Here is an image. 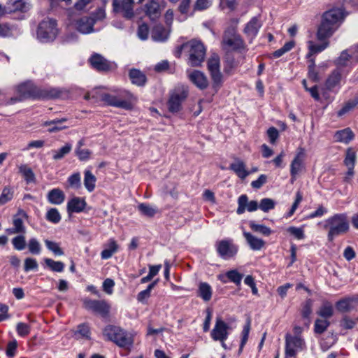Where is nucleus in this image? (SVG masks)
<instances>
[{
	"label": "nucleus",
	"mask_w": 358,
	"mask_h": 358,
	"mask_svg": "<svg viewBox=\"0 0 358 358\" xmlns=\"http://www.w3.org/2000/svg\"><path fill=\"white\" fill-rule=\"evenodd\" d=\"M353 59V54L352 52H350V50L343 51L340 57L338 59V64L341 66H345L347 64V62L349 60V59Z\"/></svg>",
	"instance_id": "680f3d73"
},
{
	"label": "nucleus",
	"mask_w": 358,
	"mask_h": 358,
	"mask_svg": "<svg viewBox=\"0 0 358 358\" xmlns=\"http://www.w3.org/2000/svg\"><path fill=\"white\" fill-rule=\"evenodd\" d=\"M243 236L250 248L253 250H260L265 244L262 239L253 236L249 232H243Z\"/></svg>",
	"instance_id": "c756f323"
},
{
	"label": "nucleus",
	"mask_w": 358,
	"mask_h": 358,
	"mask_svg": "<svg viewBox=\"0 0 358 358\" xmlns=\"http://www.w3.org/2000/svg\"><path fill=\"white\" fill-rule=\"evenodd\" d=\"M139 212L145 216L153 217L157 212V209L147 203H141L138 206Z\"/></svg>",
	"instance_id": "c03bdc74"
},
{
	"label": "nucleus",
	"mask_w": 358,
	"mask_h": 358,
	"mask_svg": "<svg viewBox=\"0 0 358 358\" xmlns=\"http://www.w3.org/2000/svg\"><path fill=\"white\" fill-rule=\"evenodd\" d=\"M261 27L262 23L259 20L257 17H254L246 24L244 32L248 37L252 39L257 36Z\"/></svg>",
	"instance_id": "a878e982"
},
{
	"label": "nucleus",
	"mask_w": 358,
	"mask_h": 358,
	"mask_svg": "<svg viewBox=\"0 0 358 358\" xmlns=\"http://www.w3.org/2000/svg\"><path fill=\"white\" fill-rule=\"evenodd\" d=\"M332 315H320V317L315 322L314 331L315 334H321L324 333L329 326L328 318Z\"/></svg>",
	"instance_id": "2f4dec72"
},
{
	"label": "nucleus",
	"mask_w": 358,
	"mask_h": 358,
	"mask_svg": "<svg viewBox=\"0 0 358 358\" xmlns=\"http://www.w3.org/2000/svg\"><path fill=\"white\" fill-rule=\"evenodd\" d=\"M341 80V74L338 71H334L327 78L325 85L327 90H331L339 85Z\"/></svg>",
	"instance_id": "f704fd0d"
},
{
	"label": "nucleus",
	"mask_w": 358,
	"mask_h": 358,
	"mask_svg": "<svg viewBox=\"0 0 358 358\" xmlns=\"http://www.w3.org/2000/svg\"><path fill=\"white\" fill-rule=\"evenodd\" d=\"M27 217V213L22 209H19L17 213L13 216V227L6 229L8 234H24L26 228L24 225L22 219Z\"/></svg>",
	"instance_id": "dca6fc26"
},
{
	"label": "nucleus",
	"mask_w": 358,
	"mask_h": 358,
	"mask_svg": "<svg viewBox=\"0 0 358 358\" xmlns=\"http://www.w3.org/2000/svg\"><path fill=\"white\" fill-rule=\"evenodd\" d=\"M94 20L92 17H83L76 23V29L82 34H87L92 32Z\"/></svg>",
	"instance_id": "5701e85b"
},
{
	"label": "nucleus",
	"mask_w": 358,
	"mask_h": 358,
	"mask_svg": "<svg viewBox=\"0 0 358 358\" xmlns=\"http://www.w3.org/2000/svg\"><path fill=\"white\" fill-rule=\"evenodd\" d=\"M229 169L234 171L236 176L243 180L250 174V172L246 169L245 164L240 159H235L229 166Z\"/></svg>",
	"instance_id": "4be33fe9"
},
{
	"label": "nucleus",
	"mask_w": 358,
	"mask_h": 358,
	"mask_svg": "<svg viewBox=\"0 0 358 358\" xmlns=\"http://www.w3.org/2000/svg\"><path fill=\"white\" fill-rule=\"evenodd\" d=\"M305 345L304 340L300 336H285V356L287 358L294 357L298 350H302Z\"/></svg>",
	"instance_id": "9b49d317"
},
{
	"label": "nucleus",
	"mask_w": 358,
	"mask_h": 358,
	"mask_svg": "<svg viewBox=\"0 0 358 358\" xmlns=\"http://www.w3.org/2000/svg\"><path fill=\"white\" fill-rule=\"evenodd\" d=\"M58 33L57 22L53 19L43 20L38 27L37 37L40 41L47 43L53 41Z\"/></svg>",
	"instance_id": "0eeeda50"
},
{
	"label": "nucleus",
	"mask_w": 358,
	"mask_h": 358,
	"mask_svg": "<svg viewBox=\"0 0 358 358\" xmlns=\"http://www.w3.org/2000/svg\"><path fill=\"white\" fill-rule=\"evenodd\" d=\"M305 157L306 152L304 148H299L296 150V154L290 164L292 182H294L296 180V175H298L304 169Z\"/></svg>",
	"instance_id": "ddd939ff"
},
{
	"label": "nucleus",
	"mask_w": 358,
	"mask_h": 358,
	"mask_svg": "<svg viewBox=\"0 0 358 358\" xmlns=\"http://www.w3.org/2000/svg\"><path fill=\"white\" fill-rule=\"evenodd\" d=\"M215 248L218 255L224 260L234 257L238 250V245L234 244L231 238H225L217 241Z\"/></svg>",
	"instance_id": "1a4fd4ad"
},
{
	"label": "nucleus",
	"mask_w": 358,
	"mask_h": 358,
	"mask_svg": "<svg viewBox=\"0 0 358 358\" xmlns=\"http://www.w3.org/2000/svg\"><path fill=\"white\" fill-rule=\"evenodd\" d=\"M27 247L29 252L33 255H39L41 252V245L35 238H31L29 240Z\"/></svg>",
	"instance_id": "09e8293b"
},
{
	"label": "nucleus",
	"mask_w": 358,
	"mask_h": 358,
	"mask_svg": "<svg viewBox=\"0 0 358 358\" xmlns=\"http://www.w3.org/2000/svg\"><path fill=\"white\" fill-rule=\"evenodd\" d=\"M355 138V134L350 128L336 131L334 135L336 142L348 144Z\"/></svg>",
	"instance_id": "393cba45"
},
{
	"label": "nucleus",
	"mask_w": 358,
	"mask_h": 358,
	"mask_svg": "<svg viewBox=\"0 0 358 358\" xmlns=\"http://www.w3.org/2000/svg\"><path fill=\"white\" fill-rule=\"evenodd\" d=\"M249 226L251 228L252 230H253L255 232H258L264 236H269L272 233V230L264 225V224H256L254 221H250L249 222Z\"/></svg>",
	"instance_id": "37998d69"
},
{
	"label": "nucleus",
	"mask_w": 358,
	"mask_h": 358,
	"mask_svg": "<svg viewBox=\"0 0 358 358\" xmlns=\"http://www.w3.org/2000/svg\"><path fill=\"white\" fill-rule=\"evenodd\" d=\"M17 334L21 337H25L30 333V327L26 323L18 322L16 325Z\"/></svg>",
	"instance_id": "13d9d810"
},
{
	"label": "nucleus",
	"mask_w": 358,
	"mask_h": 358,
	"mask_svg": "<svg viewBox=\"0 0 358 358\" xmlns=\"http://www.w3.org/2000/svg\"><path fill=\"white\" fill-rule=\"evenodd\" d=\"M19 171L23 176L27 183L35 182V175L30 167L26 164H22L19 166Z\"/></svg>",
	"instance_id": "4c0bfd02"
},
{
	"label": "nucleus",
	"mask_w": 358,
	"mask_h": 358,
	"mask_svg": "<svg viewBox=\"0 0 358 358\" xmlns=\"http://www.w3.org/2000/svg\"><path fill=\"white\" fill-rule=\"evenodd\" d=\"M38 265L37 261L35 259L28 257L24 259V271L28 272L31 270H36L38 268Z\"/></svg>",
	"instance_id": "052dcab7"
},
{
	"label": "nucleus",
	"mask_w": 358,
	"mask_h": 358,
	"mask_svg": "<svg viewBox=\"0 0 358 358\" xmlns=\"http://www.w3.org/2000/svg\"><path fill=\"white\" fill-rule=\"evenodd\" d=\"M275 201L269 198H264L261 200L259 208L264 212H268L275 208Z\"/></svg>",
	"instance_id": "5fc2aeb1"
},
{
	"label": "nucleus",
	"mask_w": 358,
	"mask_h": 358,
	"mask_svg": "<svg viewBox=\"0 0 358 358\" xmlns=\"http://www.w3.org/2000/svg\"><path fill=\"white\" fill-rule=\"evenodd\" d=\"M353 300L350 299H343L336 303V309L339 312H349L352 310Z\"/></svg>",
	"instance_id": "79ce46f5"
},
{
	"label": "nucleus",
	"mask_w": 358,
	"mask_h": 358,
	"mask_svg": "<svg viewBox=\"0 0 358 358\" xmlns=\"http://www.w3.org/2000/svg\"><path fill=\"white\" fill-rule=\"evenodd\" d=\"M220 67V57L217 54L212 55L208 60V69L215 88H219L223 83V76Z\"/></svg>",
	"instance_id": "9d476101"
},
{
	"label": "nucleus",
	"mask_w": 358,
	"mask_h": 358,
	"mask_svg": "<svg viewBox=\"0 0 358 358\" xmlns=\"http://www.w3.org/2000/svg\"><path fill=\"white\" fill-rule=\"evenodd\" d=\"M103 336L120 348L131 350L134 345V337L127 331L115 325H108L103 331Z\"/></svg>",
	"instance_id": "20e7f679"
},
{
	"label": "nucleus",
	"mask_w": 358,
	"mask_h": 358,
	"mask_svg": "<svg viewBox=\"0 0 358 358\" xmlns=\"http://www.w3.org/2000/svg\"><path fill=\"white\" fill-rule=\"evenodd\" d=\"M187 76L190 81L201 90L206 89L208 85L206 76L200 71L194 70L188 71Z\"/></svg>",
	"instance_id": "6ab92c4d"
},
{
	"label": "nucleus",
	"mask_w": 358,
	"mask_h": 358,
	"mask_svg": "<svg viewBox=\"0 0 358 358\" xmlns=\"http://www.w3.org/2000/svg\"><path fill=\"white\" fill-rule=\"evenodd\" d=\"M169 37V33L166 30L161 27L156 26L154 27L152 31V38L155 41H164Z\"/></svg>",
	"instance_id": "c9c22d12"
},
{
	"label": "nucleus",
	"mask_w": 358,
	"mask_h": 358,
	"mask_svg": "<svg viewBox=\"0 0 358 358\" xmlns=\"http://www.w3.org/2000/svg\"><path fill=\"white\" fill-rule=\"evenodd\" d=\"M226 276L230 281L236 285H240L243 278V275L238 273L236 270H231L226 273Z\"/></svg>",
	"instance_id": "4d7b16f0"
},
{
	"label": "nucleus",
	"mask_w": 358,
	"mask_h": 358,
	"mask_svg": "<svg viewBox=\"0 0 358 358\" xmlns=\"http://www.w3.org/2000/svg\"><path fill=\"white\" fill-rule=\"evenodd\" d=\"M310 64L308 66V77L310 79H311L314 82H317L319 80V76L317 73V71L315 69V60L313 59H311L310 60Z\"/></svg>",
	"instance_id": "e2e57ef3"
},
{
	"label": "nucleus",
	"mask_w": 358,
	"mask_h": 358,
	"mask_svg": "<svg viewBox=\"0 0 358 358\" xmlns=\"http://www.w3.org/2000/svg\"><path fill=\"white\" fill-rule=\"evenodd\" d=\"M229 326L220 317L217 318L215 324L210 333L211 338L215 341L223 343L229 334Z\"/></svg>",
	"instance_id": "4468645a"
},
{
	"label": "nucleus",
	"mask_w": 358,
	"mask_h": 358,
	"mask_svg": "<svg viewBox=\"0 0 358 358\" xmlns=\"http://www.w3.org/2000/svg\"><path fill=\"white\" fill-rule=\"evenodd\" d=\"M308 50L309 52L307 55V57H310L313 55L317 54L323 51L328 46V42L324 41L322 44L316 45L313 41H308Z\"/></svg>",
	"instance_id": "ea45409f"
},
{
	"label": "nucleus",
	"mask_w": 358,
	"mask_h": 358,
	"mask_svg": "<svg viewBox=\"0 0 358 358\" xmlns=\"http://www.w3.org/2000/svg\"><path fill=\"white\" fill-rule=\"evenodd\" d=\"M64 199L65 194L64 192L59 188H55L48 192V200L52 204H62L64 201Z\"/></svg>",
	"instance_id": "7c9ffc66"
},
{
	"label": "nucleus",
	"mask_w": 358,
	"mask_h": 358,
	"mask_svg": "<svg viewBox=\"0 0 358 358\" xmlns=\"http://www.w3.org/2000/svg\"><path fill=\"white\" fill-rule=\"evenodd\" d=\"M222 46L227 50H237L243 47V41L234 28L229 29L224 32Z\"/></svg>",
	"instance_id": "f8f14e48"
},
{
	"label": "nucleus",
	"mask_w": 358,
	"mask_h": 358,
	"mask_svg": "<svg viewBox=\"0 0 358 358\" xmlns=\"http://www.w3.org/2000/svg\"><path fill=\"white\" fill-rule=\"evenodd\" d=\"M250 325H251L250 320L248 319L245 324L243 327L242 332H241V341L240 347H239V350H238L239 354L241 353L245 345L246 344V343L248 341L249 333L250 331Z\"/></svg>",
	"instance_id": "a19ab883"
},
{
	"label": "nucleus",
	"mask_w": 358,
	"mask_h": 358,
	"mask_svg": "<svg viewBox=\"0 0 358 358\" xmlns=\"http://www.w3.org/2000/svg\"><path fill=\"white\" fill-rule=\"evenodd\" d=\"M287 231L298 240H302L305 238L304 231L302 228L289 227L287 228Z\"/></svg>",
	"instance_id": "bf43d9fd"
},
{
	"label": "nucleus",
	"mask_w": 358,
	"mask_h": 358,
	"mask_svg": "<svg viewBox=\"0 0 358 358\" xmlns=\"http://www.w3.org/2000/svg\"><path fill=\"white\" fill-rule=\"evenodd\" d=\"M188 96V87L185 85H178L171 92L168 101L169 111L177 113L181 108V103Z\"/></svg>",
	"instance_id": "6e6552de"
},
{
	"label": "nucleus",
	"mask_w": 358,
	"mask_h": 358,
	"mask_svg": "<svg viewBox=\"0 0 358 358\" xmlns=\"http://www.w3.org/2000/svg\"><path fill=\"white\" fill-rule=\"evenodd\" d=\"M135 97L128 91H121L117 96L105 93L102 101L109 106L129 110L132 108Z\"/></svg>",
	"instance_id": "423d86ee"
},
{
	"label": "nucleus",
	"mask_w": 358,
	"mask_h": 358,
	"mask_svg": "<svg viewBox=\"0 0 358 358\" xmlns=\"http://www.w3.org/2000/svg\"><path fill=\"white\" fill-rule=\"evenodd\" d=\"M45 244L47 248L52 252L55 255L62 256L64 255V252L60 248L59 243L49 240H45Z\"/></svg>",
	"instance_id": "3c124183"
},
{
	"label": "nucleus",
	"mask_w": 358,
	"mask_h": 358,
	"mask_svg": "<svg viewBox=\"0 0 358 358\" xmlns=\"http://www.w3.org/2000/svg\"><path fill=\"white\" fill-rule=\"evenodd\" d=\"M356 162V152L352 148H348L346 151L344 164L347 168H354Z\"/></svg>",
	"instance_id": "a18cd8bd"
},
{
	"label": "nucleus",
	"mask_w": 358,
	"mask_h": 358,
	"mask_svg": "<svg viewBox=\"0 0 358 358\" xmlns=\"http://www.w3.org/2000/svg\"><path fill=\"white\" fill-rule=\"evenodd\" d=\"M61 218V215L57 208H51L46 213V219L52 223L59 222Z\"/></svg>",
	"instance_id": "864d4df0"
},
{
	"label": "nucleus",
	"mask_w": 358,
	"mask_h": 358,
	"mask_svg": "<svg viewBox=\"0 0 358 358\" xmlns=\"http://www.w3.org/2000/svg\"><path fill=\"white\" fill-rule=\"evenodd\" d=\"M68 182L71 187L79 189L81 187V177L79 173H75L68 178Z\"/></svg>",
	"instance_id": "603ef678"
},
{
	"label": "nucleus",
	"mask_w": 358,
	"mask_h": 358,
	"mask_svg": "<svg viewBox=\"0 0 358 358\" xmlns=\"http://www.w3.org/2000/svg\"><path fill=\"white\" fill-rule=\"evenodd\" d=\"M134 0H114L113 10L127 19H131L134 17Z\"/></svg>",
	"instance_id": "2eb2a0df"
},
{
	"label": "nucleus",
	"mask_w": 358,
	"mask_h": 358,
	"mask_svg": "<svg viewBox=\"0 0 358 358\" xmlns=\"http://www.w3.org/2000/svg\"><path fill=\"white\" fill-rule=\"evenodd\" d=\"M17 348V343L15 339H14L12 341H10L7 345L6 351V355L8 357H13L15 355Z\"/></svg>",
	"instance_id": "774afa93"
},
{
	"label": "nucleus",
	"mask_w": 358,
	"mask_h": 358,
	"mask_svg": "<svg viewBox=\"0 0 358 358\" xmlns=\"http://www.w3.org/2000/svg\"><path fill=\"white\" fill-rule=\"evenodd\" d=\"M83 305L87 310L98 313H108L110 311V305L104 300L85 299Z\"/></svg>",
	"instance_id": "f3484780"
},
{
	"label": "nucleus",
	"mask_w": 358,
	"mask_h": 358,
	"mask_svg": "<svg viewBox=\"0 0 358 358\" xmlns=\"http://www.w3.org/2000/svg\"><path fill=\"white\" fill-rule=\"evenodd\" d=\"M44 262L52 271L62 272L64 268V264L62 262H56L49 258H45Z\"/></svg>",
	"instance_id": "49530a36"
},
{
	"label": "nucleus",
	"mask_w": 358,
	"mask_h": 358,
	"mask_svg": "<svg viewBox=\"0 0 358 358\" xmlns=\"http://www.w3.org/2000/svg\"><path fill=\"white\" fill-rule=\"evenodd\" d=\"M189 54V64L192 66H198L203 62L206 55V48L203 44L198 40L193 39L181 46Z\"/></svg>",
	"instance_id": "39448f33"
},
{
	"label": "nucleus",
	"mask_w": 358,
	"mask_h": 358,
	"mask_svg": "<svg viewBox=\"0 0 358 358\" xmlns=\"http://www.w3.org/2000/svg\"><path fill=\"white\" fill-rule=\"evenodd\" d=\"M129 78L133 84L138 86L143 85L146 81L145 76L137 69H131L129 71Z\"/></svg>",
	"instance_id": "473e14b6"
},
{
	"label": "nucleus",
	"mask_w": 358,
	"mask_h": 358,
	"mask_svg": "<svg viewBox=\"0 0 358 358\" xmlns=\"http://www.w3.org/2000/svg\"><path fill=\"white\" fill-rule=\"evenodd\" d=\"M343 18L344 13L340 8L331 9L325 12L317 32V39L325 41L330 37L340 26Z\"/></svg>",
	"instance_id": "f03ea898"
},
{
	"label": "nucleus",
	"mask_w": 358,
	"mask_h": 358,
	"mask_svg": "<svg viewBox=\"0 0 358 358\" xmlns=\"http://www.w3.org/2000/svg\"><path fill=\"white\" fill-rule=\"evenodd\" d=\"M96 178L95 176L89 170H85L84 173V185L88 192L94 191L96 186Z\"/></svg>",
	"instance_id": "72a5a7b5"
},
{
	"label": "nucleus",
	"mask_w": 358,
	"mask_h": 358,
	"mask_svg": "<svg viewBox=\"0 0 358 358\" xmlns=\"http://www.w3.org/2000/svg\"><path fill=\"white\" fill-rule=\"evenodd\" d=\"M199 295L204 301H208L212 296V288L206 282H201L199 286Z\"/></svg>",
	"instance_id": "58836bf2"
},
{
	"label": "nucleus",
	"mask_w": 358,
	"mask_h": 358,
	"mask_svg": "<svg viewBox=\"0 0 358 358\" xmlns=\"http://www.w3.org/2000/svg\"><path fill=\"white\" fill-rule=\"evenodd\" d=\"M323 227L328 231V240L333 241L336 236L349 231L350 223L348 216L345 213L335 214L325 220Z\"/></svg>",
	"instance_id": "7ed1b4c3"
},
{
	"label": "nucleus",
	"mask_w": 358,
	"mask_h": 358,
	"mask_svg": "<svg viewBox=\"0 0 358 358\" xmlns=\"http://www.w3.org/2000/svg\"><path fill=\"white\" fill-rule=\"evenodd\" d=\"M72 150V145L71 143H66L65 145L62 147L59 150H52V159L55 161L63 159L66 155H68Z\"/></svg>",
	"instance_id": "e433bc0d"
},
{
	"label": "nucleus",
	"mask_w": 358,
	"mask_h": 358,
	"mask_svg": "<svg viewBox=\"0 0 358 358\" xmlns=\"http://www.w3.org/2000/svg\"><path fill=\"white\" fill-rule=\"evenodd\" d=\"M86 206V202L84 199L74 197L67 203V210L69 213L82 212Z\"/></svg>",
	"instance_id": "cd10ccee"
},
{
	"label": "nucleus",
	"mask_w": 358,
	"mask_h": 358,
	"mask_svg": "<svg viewBox=\"0 0 358 358\" xmlns=\"http://www.w3.org/2000/svg\"><path fill=\"white\" fill-rule=\"evenodd\" d=\"M18 97L10 98L6 103H13L24 99L31 98L34 99H53L60 96V92L57 89H42L35 86L31 81H27L19 85L17 87Z\"/></svg>",
	"instance_id": "f257e3e1"
},
{
	"label": "nucleus",
	"mask_w": 358,
	"mask_h": 358,
	"mask_svg": "<svg viewBox=\"0 0 358 358\" xmlns=\"http://www.w3.org/2000/svg\"><path fill=\"white\" fill-rule=\"evenodd\" d=\"M5 8L6 13L26 11L29 8V4L25 0H8Z\"/></svg>",
	"instance_id": "b1692460"
},
{
	"label": "nucleus",
	"mask_w": 358,
	"mask_h": 358,
	"mask_svg": "<svg viewBox=\"0 0 358 358\" xmlns=\"http://www.w3.org/2000/svg\"><path fill=\"white\" fill-rule=\"evenodd\" d=\"M13 197V191L11 188L6 187L0 195V206H3L10 201Z\"/></svg>",
	"instance_id": "8fccbe9b"
},
{
	"label": "nucleus",
	"mask_w": 358,
	"mask_h": 358,
	"mask_svg": "<svg viewBox=\"0 0 358 358\" xmlns=\"http://www.w3.org/2000/svg\"><path fill=\"white\" fill-rule=\"evenodd\" d=\"M90 62L93 68L100 71H107L110 69V62L97 53L92 55Z\"/></svg>",
	"instance_id": "412c9836"
},
{
	"label": "nucleus",
	"mask_w": 358,
	"mask_h": 358,
	"mask_svg": "<svg viewBox=\"0 0 358 358\" xmlns=\"http://www.w3.org/2000/svg\"><path fill=\"white\" fill-rule=\"evenodd\" d=\"M357 104L355 101L347 102L343 107L338 112V116L341 117L352 110Z\"/></svg>",
	"instance_id": "0e129e2a"
},
{
	"label": "nucleus",
	"mask_w": 358,
	"mask_h": 358,
	"mask_svg": "<svg viewBox=\"0 0 358 358\" xmlns=\"http://www.w3.org/2000/svg\"><path fill=\"white\" fill-rule=\"evenodd\" d=\"M11 243L16 250H23L26 248V238L24 235L15 236Z\"/></svg>",
	"instance_id": "de8ad7c7"
},
{
	"label": "nucleus",
	"mask_w": 358,
	"mask_h": 358,
	"mask_svg": "<svg viewBox=\"0 0 358 358\" xmlns=\"http://www.w3.org/2000/svg\"><path fill=\"white\" fill-rule=\"evenodd\" d=\"M77 333L79 334L82 337L87 339L90 338V327L86 324H80L78 326Z\"/></svg>",
	"instance_id": "69168bd1"
},
{
	"label": "nucleus",
	"mask_w": 358,
	"mask_h": 358,
	"mask_svg": "<svg viewBox=\"0 0 358 358\" xmlns=\"http://www.w3.org/2000/svg\"><path fill=\"white\" fill-rule=\"evenodd\" d=\"M164 7V3L159 4L155 0H149L145 6V12L151 20H156L161 16L162 10Z\"/></svg>",
	"instance_id": "a211bd4d"
},
{
	"label": "nucleus",
	"mask_w": 358,
	"mask_h": 358,
	"mask_svg": "<svg viewBox=\"0 0 358 358\" xmlns=\"http://www.w3.org/2000/svg\"><path fill=\"white\" fill-rule=\"evenodd\" d=\"M115 286V282L110 278H106L103 282V290L107 294H112L113 292V287Z\"/></svg>",
	"instance_id": "338daca9"
},
{
	"label": "nucleus",
	"mask_w": 358,
	"mask_h": 358,
	"mask_svg": "<svg viewBox=\"0 0 358 358\" xmlns=\"http://www.w3.org/2000/svg\"><path fill=\"white\" fill-rule=\"evenodd\" d=\"M156 284H157V281H155V282H152L151 284H150L146 289L139 292L138 294V296H137V299L141 302H143L145 300L148 299L150 296V292H151L152 289L154 288V287L156 285Z\"/></svg>",
	"instance_id": "6e6d98bb"
},
{
	"label": "nucleus",
	"mask_w": 358,
	"mask_h": 358,
	"mask_svg": "<svg viewBox=\"0 0 358 358\" xmlns=\"http://www.w3.org/2000/svg\"><path fill=\"white\" fill-rule=\"evenodd\" d=\"M119 246L117 242L111 238L104 245V249L101 252V257L103 259H110L113 254L117 252Z\"/></svg>",
	"instance_id": "c85d7f7f"
},
{
	"label": "nucleus",
	"mask_w": 358,
	"mask_h": 358,
	"mask_svg": "<svg viewBox=\"0 0 358 358\" xmlns=\"http://www.w3.org/2000/svg\"><path fill=\"white\" fill-rule=\"evenodd\" d=\"M66 121V118H55L52 120L44 122L43 126L48 127V131L50 133L57 132L67 128L66 126L62 125Z\"/></svg>",
	"instance_id": "bb28decb"
},
{
	"label": "nucleus",
	"mask_w": 358,
	"mask_h": 358,
	"mask_svg": "<svg viewBox=\"0 0 358 358\" xmlns=\"http://www.w3.org/2000/svg\"><path fill=\"white\" fill-rule=\"evenodd\" d=\"M238 207L236 212L238 215L243 214L245 210L253 212L258 208L257 202L256 201H248V198L245 194H242L238 197Z\"/></svg>",
	"instance_id": "aec40b11"
}]
</instances>
